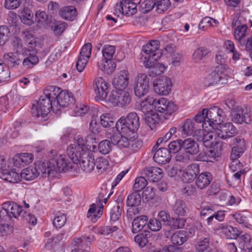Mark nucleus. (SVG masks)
<instances>
[{
    "instance_id": "f257e3e1",
    "label": "nucleus",
    "mask_w": 252,
    "mask_h": 252,
    "mask_svg": "<svg viewBox=\"0 0 252 252\" xmlns=\"http://www.w3.org/2000/svg\"><path fill=\"white\" fill-rule=\"evenodd\" d=\"M75 146L69 145L66 153L69 158L75 164L80 163L81 168L87 173H90L94 168L95 162L94 155L88 151H82V153L76 152Z\"/></svg>"
},
{
    "instance_id": "f03ea898",
    "label": "nucleus",
    "mask_w": 252,
    "mask_h": 252,
    "mask_svg": "<svg viewBox=\"0 0 252 252\" xmlns=\"http://www.w3.org/2000/svg\"><path fill=\"white\" fill-rule=\"evenodd\" d=\"M115 126L121 134L137 137V131L140 126L139 117L136 112L129 113L126 117H121Z\"/></svg>"
},
{
    "instance_id": "7ed1b4c3",
    "label": "nucleus",
    "mask_w": 252,
    "mask_h": 252,
    "mask_svg": "<svg viewBox=\"0 0 252 252\" xmlns=\"http://www.w3.org/2000/svg\"><path fill=\"white\" fill-rule=\"evenodd\" d=\"M0 209V222L3 223L11 220L14 218H18L23 214L22 207L13 201H6L2 204Z\"/></svg>"
},
{
    "instance_id": "20e7f679",
    "label": "nucleus",
    "mask_w": 252,
    "mask_h": 252,
    "mask_svg": "<svg viewBox=\"0 0 252 252\" xmlns=\"http://www.w3.org/2000/svg\"><path fill=\"white\" fill-rule=\"evenodd\" d=\"M51 109L54 112L57 113V109L54 106L53 101L43 95L40 96L36 104H32L31 112L33 116L37 117L41 116L44 118L50 112Z\"/></svg>"
},
{
    "instance_id": "39448f33",
    "label": "nucleus",
    "mask_w": 252,
    "mask_h": 252,
    "mask_svg": "<svg viewBox=\"0 0 252 252\" xmlns=\"http://www.w3.org/2000/svg\"><path fill=\"white\" fill-rule=\"evenodd\" d=\"M50 159V164H52L55 173L66 172L72 168V163L66 155H58L55 150H51L48 155Z\"/></svg>"
},
{
    "instance_id": "423d86ee",
    "label": "nucleus",
    "mask_w": 252,
    "mask_h": 252,
    "mask_svg": "<svg viewBox=\"0 0 252 252\" xmlns=\"http://www.w3.org/2000/svg\"><path fill=\"white\" fill-rule=\"evenodd\" d=\"M108 101L113 106L125 107L131 102V96L127 90L117 89L111 92Z\"/></svg>"
},
{
    "instance_id": "0eeeda50",
    "label": "nucleus",
    "mask_w": 252,
    "mask_h": 252,
    "mask_svg": "<svg viewBox=\"0 0 252 252\" xmlns=\"http://www.w3.org/2000/svg\"><path fill=\"white\" fill-rule=\"evenodd\" d=\"M228 78L226 71L222 70L221 67H215L214 70L204 79L203 83L206 87L217 84H225L227 83Z\"/></svg>"
},
{
    "instance_id": "6e6552de",
    "label": "nucleus",
    "mask_w": 252,
    "mask_h": 252,
    "mask_svg": "<svg viewBox=\"0 0 252 252\" xmlns=\"http://www.w3.org/2000/svg\"><path fill=\"white\" fill-rule=\"evenodd\" d=\"M115 47L110 45H105L102 49V52L105 61H102L98 64V67L102 71H106L108 72H113L115 69L116 65L112 63V60L115 53Z\"/></svg>"
},
{
    "instance_id": "1a4fd4ad",
    "label": "nucleus",
    "mask_w": 252,
    "mask_h": 252,
    "mask_svg": "<svg viewBox=\"0 0 252 252\" xmlns=\"http://www.w3.org/2000/svg\"><path fill=\"white\" fill-rule=\"evenodd\" d=\"M232 121L236 124H250L252 121V110L248 106H237L232 112Z\"/></svg>"
},
{
    "instance_id": "9d476101",
    "label": "nucleus",
    "mask_w": 252,
    "mask_h": 252,
    "mask_svg": "<svg viewBox=\"0 0 252 252\" xmlns=\"http://www.w3.org/2000/svg\"><path fill=\"white\" fill-rule=\"evenodd\" d=\"M142 51L147 55L144 57V60H158L162 55V51L159 49V42L156 40H152L144 45Z\"/></svg>"
},
{
    "instance_id": "9b49d317",
    "label": "nucleus",
    "mask_w": 252,
    "mask_h": 252,
    "mask_svg": "<svg viewBox=\"0 0 252 252\" xmlns=\"http://www.w3.org/2000/svg\"><path fill=\"white\" fill-rule=\"evenodd\" d=\"M149 90V80L145 73H140L137 76L134 84L135 94L138 97L146 95Z\"/></svg>"
},
{
    "instance_id": "f8f14e48",
    "label": "nucleus",
    "mask_w": 252,
    "mask_h": 252,
    "mask_svg": "<svg viewBox=\"0 0 252 252\" xmlns=\"http://www.w3.org/2000/svg\"><path fill=\"white\" fill-rule=\"evenodd\" d=\"M205 114L207 122L209 125L211 126L213 124L215 127L223 121L225 116L223 111L217 106L211 107L209 109H205Z\"/></svg>"
},
{
    "instance_id": "ddd939ff",
    "label": "nucleus",
    "mask_w": 252,
    "mask_h": 252,
    "mask_svg": "<svg viewBox=\"0 0 252 252\" xmlns=\"http://www.w3.org/2000/svg\"><path fill=\"white\" fill-rule=\"evenodd\" d=\"M172 82L170 78L163 76L156 79L153 83L154 91L157 94L166 95L171 90Z\"/></svg>"
},
{
    "instance_id": "4468645a",
    "label": "nucleus",
    "mask_w": 252,
    "mask_h": 252,
    "mask_svg": "<svg viewBox=\"0 0 252 252\" xmlns=\"http://www.w3.org/2000/svg\"><path fill=\"white\" fill-rule=\"evenodd\" d=\"M216 133L218 138L226 140L235 136L237 134V130L231 123H220L216 126Z\"/></svg>"
},
{
    "instance_id": "2eb2a0df",
    "label": "nucleus",
    "mask_w": 252,
    "mask_h": 252,
    "mask_svg": "<svg viewBox=\"0 0 252 252\" xmlns=\"http://www.w3.org/2000/svg\"><path fill=\"white\" fill-rule=\"evenodd\" d=\"M154 107L159 112L165 115H171L176 110V105L165 98H161L158 100L155 99Z\"/></svg>"
},
{
    "instance_id": "dca6fc26",
    "label": "nucleus",
    "mask_w": 252,
    "mask_h": 252,
    "mask_svg": "<svg viewBox=\"0 0 252 252\" xmlns=\"http://www.w3.org/2000/svg\"><path fill=\"white\" fill-rule=\"evenodd\" d=\"M94 92L97 100H103L106 98L108 93V84L102 77L95 78L94 81Z\"/></svg>"
},
{
    "instance_id": "f3484780",
    "label": "nucleus",
    "mask_w": 252,
    "mask_h": 252,
    "mask_svg": "<svg viewBox=\"0 0 252 252\" xmlns=\"http://www.w3.org/2000/svg\"><path fill=\"white\" fill-rule=\"evenodd\" d=\"M74 99L71 93L66 91H60L56 100H54L53 104L57 109V112L61 108L67 107L73 103Z\"/></svg>"
},
{
    "instance_id": "a211bd4d",
    "label": "nucleus",
    "mask_w": 252,
    "mask_h": 252,
    "mask_svg": "<svg viewBox=\"0 0 252 252\" xmlns=\"http://www.w3.org/2000/svg\"><path fill=\"white\" fill-rule=\"evenodd\" d=\"M121 134V133H115L110 137V140L112 144L117 146L120 149L129 148L131 139H135L137 137H133Z\"/></svg>"
},
{
    "instance_id": "6ab92c4d",
    "label": "nucleus",
    "mask_w": 252,
    "mask_h": 252,
    "mask_svg": "<svg viewBox=\"0 0 252 252\" xmlns=\"http://www.w3.org/2000/svg\"><path fill=\"white\" fill-rule=\"evenodd\" d=\"M230 145H234L231 150L230 157L232 160L239 158L245 149V142L243 139L237 137L231 140Z\"/></svg>"
},
{
    "instance_id": "aec40b11",
    "label": "nucleus",
    "mask_w": 252,
    "mask_h": 252,
    "mask_svg": "<svg viewBox=\"0 0 252 252\" xmlns=\"http://www.w3.org/2000/svg\"><path fill=\"white\" fill-rule=\"evenodd\" d=\"M157 61L150 59L144 61L145 66L149 69V75L153 77L163 73L165 70L164 65L161 63L155 62Z\"/></svg>"
},
{
    "instance_id": "412c9836",
    "label": "nucleus",
    "mask_w": 252,
    "mask_h": 252,
    "mask_svg": "<svg viewBox=\"0 0 252 252\" xmlns=\"http://www.w3.org/2000/svg\"><path fill=\"white\" fill-rule=\"evenodd\" d=\"M129 74L127 70L119 72L112 81L113 86L117 89H125L129 83Z\"/></svg>"
},
{
    "instance_id": "4be33fe9",
    "label": "nucleus",
    "mask_w": 252,
    "mask_h": 252,
    "mask_svg": "<svg viewBox=\"0 0 252 252\" xmlns=\"http://www.w3.org/2000/svg\"><path fill=\"white\" fill-rule=\"evenodd\" d=\"M200 167L197 163H192L188 165L183 172V180L186 182H191L196 178L199 173Z\"/></svg>"
},
{
    "instance_id": "5701e85b",
    "label": "nucleus",
    "mask_w": 252,
    "mask_h": 252,
    "mask_svg": "<svg viewBox=\"0 0 252 252\" xmlns=\"http://www.w3.org/2000/svg\"><path fill=\"white\" fill-rule=\"evenodd\" d=\"M143 174L149 181L156 182L162 178L163 172L161 169L153 166L145 168Z\"/></svg>"
},
{
    "instance_id": "b1692460",
    "label": "nucleus",
    "mask_w": 252,
    "mask_h": 252,
    "mask_svg": "<svg viewBox=\"0 0 252 252\" xmlns=\"http://www.w3.org/2000/svg\"><path fill=\"white\" fill-rule=\"evenodd\" d=\"M153 158L159 164H165L170 161L171 155L168 149L160 148L155 152Z\"/></svg>"
},
{
    "instance_id": "393cba45",
    "label": "nucleus",
    "mask_w": 252,
    "mask_h": 252,
    "mask_svg": "<svg viewBox=\"0 0 252 252\" xmlns=\"http://www.w3.org/2000/svg\"><path fill=\"white\" fill-rule=\"evenodd\" d=\"M122 14L128 16H132L137 12V4L130 0H123L120 5Z\"/></svg>"
},
{
    "instance_id": "a878e982",
    "label": "nucleus",
    "mask_w": 252,
    "mask_h": 252,
    "mask_svg": "<svg viewBox=\"0 0 252 252\" xmlns=\"http://www.w3.org/2000/svg\"><path fill=\"white\" fill-rule=\"evenodd\" d=\"M211 174L205 172L200 174L196 178V186L200 189H203L208 187L212 180Z\"/></svg>"
},
{
    "instance_id": "bb28decb",
    "label": "nucleus",
    "mask_w": 252,
    "mask_h": 252,
    "mask_svg": "<svg viewBox=\"0 0 252 252\" xmlns=\"http://www.w3.org/2000/svg\"><path fill=\"white\" fill-rule=\"evenodd\" d=\"M182 148L184 151L190 155L197 154L199 152L198 144L190 138L182 140Z\"/></svg>"
},
{
    "instance_id": "cd10ccee",
    "label": "nucleus",
    "mask_w": 252,
    "mask_h": 252,
    "mask_svg": "<svg viewBox=\"0 0 252 252\" xmlns=\"http://www.w3.org/2000/svg\"><path fill=\"white\" fill-rule=\"evenodd\" d=\"M148 218L147 216L142 215L134 219L132 223V232L137 233L140 232L147 224Z\"/></svg>"
},
{
    "instance_id": "c85d7f7f",
    "label": "nucleus",
    "mask_w": 252,
    "mask_h": 252,
    "mask_svg": "<svg viewBox=\"0 0 252 252\" xmlns=\"http://www.w3.org/2000/svg\"><path fill=\"white\" fill-rule=\"evenodd\" d=\"M0 178L4 181L11 183H18L21 181V176L15 171L2 170L0 173Z\"/></svg>"
},
{
    "instance_id": "c756f323",
    "label": "nucleus",
    "mask_w": 252,
    "mask_h": 252,
    "mask_svg": "<svg viewBox=\"0 0 252 252\" xmlns=\"http://www.w3.org/2000/svg\"><path fill=\"white\" fill-rule=\"evenodd\" d=\"M179 129L182 134L186 135H191L194 133L196 130V126L194 122L190 119H187L182 124Z\"/></svg>"
},
{
    "instance_id": "7c9ffc66",
    "label": "nucleus",
    "mask_w": 252,
    "mask_h": 252,
    "mask_svg": "<svg viewBox=\"0 0 252 252\" xmlns=\"http://www.w3.org/2000/svg\"><path fill=\"white\" fill-rule=\"evenodd\" d=\"M155 98L147 96L144 100L141 101L138 109L145 115L150 114L153 111L152 109L154 106Z\"/></svg>"
},
{
    "instance_id": "2f4dec72",
    "label": "nucleus",
    "mask_w": 252,
    "mask_h": 252,
    "mask_svg": "<svg viewBox=\"0 0 252 252\" xmlns=\"http://www.w3.org/2000/svg\"><path fill=\"white\" fill-rule=\"evenodd\" d=\"M59 14L65 20L73 21L77 16V11L76 8L72 6H65L59 11Z\"/></svg>"
},
{
    "instance_id": "473e14b6",
    "label": "nucleus",
    "mask_w": 252,
    "mask_h": 252,
    "mask_svg": "<svg viewBox=\"0 0 252 252\" xmlns=\"http://www.w3.org/2000/svg\"><path fill=\"white\" fill-rule=\"evenodd\" d=\"M52 164H50V159H49L48 162H42L36 165L34 167L37 168V171L39 175L41 174L43 177L46 176L47 175L54 176L55 172L52 168Z\"/></svg>"
},
{
    "instance_id": "72a5a7b5",
    "label": "nucleus",
    "mask_w": 252,
    "mask_h": 252,
    "mask_svg": "<svg viewBox=\"0 0 252 252\" xmlns=\"http://www.w3.org/2000/svg\"><path fill=\"white\" fill-rule=\"evenodd\" d=\"M248 27L247 25L235 28L234 30V36L240 44H245V39L247 38Z\"/></svg>"
},
{
    "instance_id": "f704fd0d",
    "label": "nucleus",
    "mask_w": 252,
    "mask_h": 252,
    "mask_svg": "<svg viewBox=\"0 0 252 252\" xmlns=\"http://www.w3.org/2000/svg\"><path fill=\"white\" fill-rule=\"evenodd\" d=\"M39 175L37 168L30 166L24 169L20 173L21 179L23 178L25 180H32Z\"/></svg>"
},
{
    "instance_id": "c9c22d12",
    "label": "nucleus",
    "mask_w": 252,
    "mask_h": 252,
    "mask_svg": "<svg viewBox=\"0 0 252 252\" xmlns=\"http://www.w3.org/2000/svg\"><path fill=\"white\" fill-rule=\"evenodd\" d=\"M213 128L214 129L213 131H210L203 134V136L202 138V143L206 147H212L214 144L217 143L216 138L218 137V136L216 133V127L213 126Z\"/></svg>"
},
{
    "instance_id": "e433bc0d",
    "label": "nucleus",
    "mask_w": 252,
    "mask_h": 252,
    "mask_svg": "<svg viewBox=\"0 0 252 252\" xmlns=\"http://www.w3.org/2000/svg\"><path fill=\"white\" fill-rule=\"evenodd\" d=\"M188 240L186 232L182 230L175 232L171 237L173 246H181Z\"/></svg>"
},
{
    "instance_id": "4c0bfd02",
    "label": "nucleus",
    "mask_w": 252,
    "mask_h": 252,
    "mask_svg": "<svg viewBox=\"0 0 252 252\" xmlns=\"http://www.w3.org/2000/svg\"><path fill=\"white\" fill-rule=\"evenodd\" d=\"M3 58L8 65L11 67L17 66L21 62L20 55L17 53L9 52L6 53L3 55Z\"/></svg>"
},
{
    "instance_id": "58836bf2",
    "label": "nucleus",
    "mask_w": 252,
    "mask_h": 252,
    "mask_svg": "<svg viewBox=\"0 0 252 252\" xmlns=\"http://www.w3.org/2000/svg\"><path fill=\"white\" fill-rule=\"evenodd\" d=\"M174 212L178 216H185L189 211L186 202L181 200H177L173 208Z\"/></svg>"
},
{
    "instance_id": "ea45409f",
    "label": "nucleus",
    "mask_w": 252,
    "mask_h": 252,
    "mask_svg": "<svg viewBox=\"0 0 252 252\" xmlns=\"http://www.w3.org/2000/svg\"><path fill=\"white\" fill-rule=\"evenodd\" d=\"M152 235L150 231L145 230L143 233H139L134 237L135 242L141 247H145L149 242Z\"/></svg>"
},
{
    "instance_id": "a19ab883",
    "label": "nucleus",
    "mask_w": 252,
    "mask_h": 252,
    "mask_svg": "<svg viewBox=\"0 0 252 252\" xmlns=\"http://www.w3.org/2000/svg\"><path fill=\"white\" fill-rule=\"evenodd\" d=\"M210 238L209 237L199 238L197 239L194 246L195 250L199 252H205L208 251H211L209 250L210 248Z\"/></svg>"
},
{
    "instance_id": "79ce46f5",
    "label": "nucleus",
    "mask_w": 252,
    "mask_h": 252,
    "mask_svg": "<svg viewBox=\"0 0 252 252\" xmlns=\"http://www.w3.org/2000/svg\"><path fill=\"white\" fill-rule=\"evenodd\" d=\"M19 17L22 22L25 24L30 25L32 23L33 14L32 11L27 7H24L19 12Z\"/></svg>"
},
{
    "instance_id": "37998d69",
    "label": "nucleus",
    "mask_w": 252,
    "mask_h": 252,
    "mask_svg": "<svg viewBox=\"0 0 252 252\" xmlns=\"http://www.w3.org/2000/svg\"><path fill=\"white\" fill-rule=\"evenodd\" d=\"M222 232L227 239H236L241 234V232L236 228L230 225L222 228Z\"/></svg>"
},
{
    "instance_id": "c03bdc74",
    "label": "nucleus",
    "mask_w": 252,
    "mask_h": 252,
    "mask_svg": "<svg viewBox=\"0 0 252 252\" xmlns=\"http://www.w3.org/2000/svg\"><path fill=\"white\" fill-rule=\"evenodd\" d=\"M123 203L122 201H117L116 205H115L111 209L110 217L112 221H117L119 220L122 214Z\"/></svg>"
},
{
    "instance_id": "a18cd8bd",
    "label": "nucleus",
    "mask_w": 252,
    "mask_h": 252,
    "mask_svg": "<svg viewBox=\"0 0 252 252\" xmlns=\"http://www.w3.org/2000/svg\"><path fill=\"white\" fill-rule=\"evenodd\" d=\"M60 89L59 87L54 86H49L47 87L44 91V95L47 96L54 101L56 100L60 92Z\"/></svg>"
},
{
    "instance_id": "49530a36",
    "label": "nucleus",
    "mask_w": 252,
    "mask_h": 252,
    "mask_svg": "<svg viewBox=\"0 0 252 252\" xmlns=\"http://www.w3.org/2000/svg\"><path fill=\"white\" fill-rule=\"evenodd\" d=\"M141 197L137 192H134L129 194L126 199V205L129 207H137L141 204Z\"/></svg>"
},
{
    "instance_id": "de8ad7c7",
    "label": "nucleus",
    "mask_w": 252,
    "mask_h": 252,
    "mask_svg": "<svg viewBox=\"0 0 252 252\" xmlns=\"http://www.w3.org/2000/svg\"><path fill=\"white\" fill-rule=\"evenodd\" d=\"M217 157L216 153L212 150H209L207 153L200 152L196 157L195 160L200 161H213L211 158L215 159Z\"/></svg>"
},
{
    "instance_id": "09e8293b",
    "label": "nucleus",
    "mask_w": 252,
    "mask_h": 252,
    "mask_svg": "<svg viewBox=\"0 0 252 252\" xmlns=\"http://www.w3.org/2000/svg\"><path fill=\"white\" fill-rule=\"evenodd\" d=\"M96 208L95 204H91L87 214V217L91 218V220L94 222L101 216L102 214V210L101 208H99L97 211H96Z\"/></svg>"
},
{
    "instance_id": "8fccbe9b",
    "label": "nucleus",
    "mask_w": 252,
    "mask_h": 252,
    "mask_svg": "<svg viewBox=\"0 0 252 252\" xmlns=\"http://www.w3.org/2000/svg\"><path fill=\"white\" fill-rule=\"evenodd\" d=\"M226 61V55L222 52H218L216 56V61L218 65L215 67L219 68L221 67L222 70L227 71L228 66L225 63Z\"/></svg>"
},
{
    "instance_id": "3c124183",
    "label": "nucleus",
    "mask_w": 252,
    "mask_h": 252,
    "mask_svg": "<svg viewBox=\"0 0 252 252\" xmlns=\"http://www.w3.org/2000/svg\"><path fill=\"white\" fill-rule=\"evenodd\" d=\"M218 22L217 20L210 17H205L203 18L198 25L199 29L206 30L207 28L214 26V24L217 25Z\"/></svg>"
},
{
    "instance_id": "603ef678",
    "label": "nucleus",
    "mask_w": 252,
    "mask_h": 252,
    "mask_svg": "<svg viewBox=\"0 0 252 252\" xmlns=\"http://www.w3.org/2000/svg\"><path fill=\"white\" fill-rule=\"evenodd\" d=\"M67 220L66 215L57 212L53 220V225L57 228H61L66 223Z\"/></svg>"
},
{
    "instance_id": "864d4df0",
    "label": "nucleus",
    "mask_w": 252,
    "mask_h": 252,
    "mask_svg": "<svg viewBox=\"0 0 252 252\" xmlns=\"http://www.w3.org/2000/svg\"><path fill=\"white\" fill-rule=\"evenodd\" d=\"M92 239L90 237L82 236L79 238H76L74 240V245L77 246V248L85 249L91 244Z\"/></svg>"
},
{
    "instance_id": "5fc2aeb1",
    "label": "nucleus",
    "mask_w": 252,
    "mask_h": 252,
    "mask_svg": "<svg viewBox=\"0 0 252 252\" xmlns=\"http://www.w3.org/2000/svg\"><path fill=\"white\" fill-rule=\"evenodd\" d=\"M66 28V24L64 22L56 21L51 26L52 30L56 35H60L63 32Z\"/></svg>"
},
{
    "instance_id": "6e6d98bb",
    "label": "nucleus",
    "mask_w": 252,
    "mask_h": 252,
    "mask_svg": "<svg viewBox=\"0 0 252 252\" xmlns=\"http://www.w3.org/2000/svg\"><path fill=\"white\" fill-rule=\"evenodd\" d=\"M155 2V0H145L143 2L139 1L140 10L144 13H148L156 6Z\"/></svg>"
},
{
    "instance_id": "4d7b16f0",
    "label": "nucleus",
    "mask_w": 252,
    "mask_h": 252,
    "mask_svg": "<svg viewBox=\"0 0 252 252\" xmlns=\"http://www.w3.org/2000/svg\"><path fill=\"white\" fill-rule=\"evenodd\" d=\"M100 122L101 126L106 128L110 127L114 125L113 117L108 113L103 114L100 116Z\"/></svg>"
},
{
    "instance_id": "13d9d810",
    "label": "nucleus",
    "mask_w": 252,
    "mask_h": 252,
    "mask_svg": "<svg viewBox=\"0 0 252 252\" xmlns=\"http://www.w3.org/2000/svg\"><path fill=\"white\" fill-rule=\"evenodd\" d=\"M147 181L144 177L142 176L137 177L133 187L134 191L138 192L143 190L147 186Z\"/></svg>"
},
{
    "instance_id": "bf43d9fd",
    "label": "nucleus",
    "mask_w": 252,
    "mask_h": 252,
    "mask_svg": "<svg viewBox=\"0 0 252 252\" xmlns=\"http://www.w3.org/2000/svg\"><path fill=\"white\" fill-rule=\"evenodd\" d=\"M156 10L159 13H161L167 10L171 4L169 0H155Z\"/></svg>"
},
{
    "instance_id": "052dcab7",
    "label": "nucleus",
    "mask_w": 252,
    "mask_h": 252,
    "mask_svg": "<svg viewBox=\"0 0 252 252\" xmlns=\"http://www.w3.org/2000/svg\"><path fill=\"white\" fill-rule=\"evenodd\" d=\"M208 50L204 47H200L196 49L192 55V59L195 62L201 60L207 54Z\"/></svg>"
},
{
    "instance_id": "680f3d73",
    "label": "nucleus",
    "mask_w": 252,
    "mask_h": 252,
    "mask_svg": "<svg viewBox=\"0 0 252 252\" xmlns=\"http://www.w3.org/2000/svg\"><path fill=\"white\" fill-rule=\"evenodd\" d=\"M10 31L6 26H0V46L3 45L8 40Z\"/></svg>"
},
{
    "instance_id": "e2e57ef3",
    "label": "nucleus",
    "mask_w": 252,
    "mask_h": 252,
    "mask_svg": "<svg viewBox=\"0 0 252 252\" xmlns=\"http://www.w3.org/2000/svg\"><path fill=\"white\" fill-rule=\"evenodd\" d=\"M146 121L151 129H153L156 125L158 123L159 117L158 114L153 112L146 115Z\"/></svg>"
},
{
    "instance_id": "0e129e2a",
    "label": "nucleus",
    "mask_w": 252,
    "mask_h": 252,
    "mask_svg": "<svg viewBox=\"0 0 252 252\" xmlns=\"http://www.w3.org/2000/svg\"><path fill=\"white\" fill-rule=\"evenodd\" d=\"M23 34L24 35V40L28 44L30 47L32 49L35 47L37 44V39L33 36V34L30 32H24Z\"/></svg>"
},
{
    "instance_id": "69168bd1",
    "label": "nucleus",
    "mask_w": 252,
    "mask_h": 252,
    "mask_svg": "<svg viewBox=\"0 0 252 252\" xmlns=\"http://www.w3.org/2000/svg\"><path fill=\"white\" fill-rule=\"evenodd\" d=\"M182 140H174L168 144V151L170 154L171 153H176L182 148Z\"/></svg>"
},
{
    "instance_id": "338daca9",
    "label": "nucleus",
    "mask_w": 252,
    "mask_h": 252,
    "mask_svg": "<svg viewBox=\"0 0 252 252\" xmlns=\"http://www.w3.org/2000/svg\"><path fill=\"white\" fill-rule=\"evenodd\" d=\"M224 212L221 211L211 214L206 219L208 225L212 224L215 220L220 221H222L224 218Z\"/></svg>"
},
{
    "instance_id": "774afa93",
    "label": "nucleus",
    "mask_w": 252,
    "mask_h": 252,
    "mask_svg": "<svg viewBox=\"0 0 252 252\" xmlns=\"http://www.w3.org/2000/svg\"><path fill=\"white\" fill-rule=\"evenodd\" d=\"M92 46L90 43L85 44L81 49L79 57L83 59H87L88 61L90 58Z\"/></svg>"
}]
</instances>
